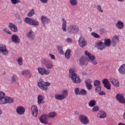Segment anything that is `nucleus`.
<instances>
[{"label":"nucleus","instance_id":"obj_1","mask_svg":"<svg viewBox=\"0 0 125 125\" xmlns=\"http://www.w3.org/2000/svg\"><path fill=\"white\" fill-rule=\"evenodd\" d=\"M62 29L63 32L67 31L69 35H75L78 34L80 32V28L75 24H70L67 28V21L65 19H62Z\"/></svg>","mask_w":125,"mask_h":125},{"label":"nucleus","instance_id":"obj_2","mask_svg":"<svg viewBox=\"0 0 125 125\" xmlns=\"http://www.w3.org/2000/svg\"><path fill=\"white\" fill-rule=\"evenodd\" d=\"M38 86L41 89V90H43V91H47L48 90V87L51 85V83L49 82H44L43 80L41 78L39 80V82L37 83Z\"/></svg>","mask_w":125,"mask_h":125},{"label":"nucleus","instance_id":"obj_3","mask_svg":"<svg viewBox=\"0 0 125 125\" xmlns=\"http://www.w3.org/2000/svg\"><path fill=\"white\" fill-rule=\"evenodd\" d=\"M68 95V90L65 89L62 91L61 94H55V98L56 100H60V101H62L64 99L67 98V96Z\"/></svg>","mask_w":125,"mask_h":125},{"label":"nucleus","instance_id":"obj_4","mask_svg":"<svg viewBox=\"0 0 125 125\" xmlns=\"http://www.w3.org/2000/svg\"><path fill=\"white\" fill-rule=\"evenodd\" d=\"M24 22L28 25H32L35 27H37L40 25V22L39 21L36 20H33L30 18L26 17L24 19Z\"/></svg>","mask_w":125,"mask_h":125},{"label":"nucleus","instance_id":"obj_5","mask_svg":"<svg viewBox=\"0 0 125 125\" xmlns=\"http://www.w3.org/2000/svg\"><path fill=\"white\" fill-rule=\"evenodd\" d=\"M85 55L88 57L89 60L88 61L89 62H90L93 65H97L98 64L97 61L95 60V56L94 55L90 54L87 51H85Z\"/></svg>","mask_w":125,"mask_h":125},{"label":"nucleus","instance_id":"obj_6","mask_svg":"<svg viewBox=\"0 0 125 125\" xmlns=\"http://www.w3.org/2000/svg\"><path fill=\"white\" fill-rule=\"evenodd\" d=\"M41 63L42 65H44V66H45L47 70H49L53 68V64L52 63V62L48 61L46 59H42L41 61Z\"/></svg>","mask_w":125,"mask_h":125},{"label":"nucleus","instance_id":"obj_7","mask_svg":"<svg viewBox=\"0 0 125 125\" xmlns=\"http://www.w3.org/2000/svg\"><path fill=\"white\" fill-rule=\"evenodd\" d=\"M37 71L41 76L43 75H49L50 74V70L46 69L44 67H39L37 68Z\"/></svg>","mask_w":125,"mask_h":125},{"label":"nucleus","instance_id":"obj_8","mask_svg":"<svg viewBox=\"0 0 125 125\" xmlns=\"http://www.w3.org/2000/svg\"><path fill=\"white\" fill-rule=\"evenodd\" d=\"M115 99L117 101L122 104H125V96L122 93H117L115 96Z\"/></svg>","mask_w":125,"mask_h":125},{"label":"nucleus","instance_id":"obj_9","mask_svg":"<svg viewBox=\"0 0 125 125\" xmlns=\"http://www.w3.org/2000/svg\"><path fill=\"white\" fill-rule=\"evenodd\" d=\"M0 53L4 56L7 55L9 53V51L7 50L6 45L4 44H0Z\"/></svg>","mask_w":125,"mask_h":125},{"label":"nucleus","instance_id":"obj_10","mask_svg":"<svg viewBox=\"0 0 125 125\" xmlns=\"http://www.w3.org/2000/svg\"><path fill=\"white\" fill-rule=\"evenodd\" d=\"M26 37L29 41L34 42L36 40V33L33 30H31L26 34Z\"/></svg>","mask_w":125,"mask_h":125},{"label":"nucleus","instance_id":"obj_11","mask_svg":"<svg viewBox=\"0 0 125 125\" xmlns=\"http://www.w3.org/2000/svg\"><path fill=\"white\" fill-rule=\"evenodd\" d=\"M79 121L83 125H87L89 123L88 117L83 115H80L79 116Z\"/></svg>","mask_w":125,"mask_h":125},{"label":"nucleus","instance_id":"obj_12","mask_svg":"<svg viewBox=\"0 0 125 125\" xmlns=\"http://www.w3.org/2000/svg\"><path fill=\"white\" fill-rule=\"evenodd\" d=\"M40 121L42 123V124H44V125H51V123H48L47 122V120H48V117L47 116V114H43L41 116L39 119Z\"/></svg>","mask_w":125,"mask_h":125},{"label":"nucleus","instance_id":"obj_13","mask_svg":"<svg viewBox=\"0 0 125 125\" xmlns=\"http://www.w3.org/2000/svg\"><path fill=\"white\" fill-rule=\"evenodd\" d=\"M78 43L80 46V47H85L86 46V40L84 39V38L83 36H81L79 38V40L78 41Z\"/></svg>","mask_w":125,"mask_h":125},{"label":"nucleus","instance_id":"obj_14","mask_svg":"<svg viewBox=\"0 0 125 125\" xmlns=\"http://www.w3.org/2000/svg\"><path fill=\"white\" fill-rule=\"evenodd\" d=\"M41 20L44 27H45L46 24L50 23V20L45 16H42L41 18Z\"/></svg>","mask_w":125,"mask_h":125},{"label":"nucleus","instance_id":"obj_15","mask_svg":"<svg viewBox=\"0 0 125 125\" xmlns=\"http://www.w3.org/2000/svg\"><path fill=\"white\" fill-rule=\"evenodd\" d=\"M70 78L72 80L73 83H80L82 82V81H81V79L80 78V76H79L78 74H75Z\"/></svg>","mask_w":125,"mask_h":125},{"label":"nucleus","instance_id":"obj_16","mask_svg":"<svg viewBox=\"0 0 125 125\" xmlns=\"http://www.w3.org/2000/svg\"><path fill=\"white\" fill-rule=\"evenodd\" d=\"M120 42V38L118 35H115L112 39L111 44L113 47L117 45V43Z\"/></svg>","mask_w":125,"mask_h":125},{"label":"nucleus","instance_id":"obj_17","mask_svg":"<svg viewBox=\"0 0 125 125\" xmlns=\"http://www.w3.org/2000/svg\"><path fill=\"white\" fill-rule=\"evenodd\" d=\"M26 110L22 106H19L16 108V112L18 115H24Z\"/></svg>","mask_w":125,"mask_h":125},{"label":"nucleus","instance_id":"obj_18","mask_svg":"<svg viewBox=\"0 0 125 125\" xmlns=\"http://www.w3.org/2000/svg\"><path fill=\"white\" fill-rule=\"evenodd\" d=\"M31 110L33 117L37 118V117H38V113L39 112V110H38V106H37V105H32L31 107Z\"/></svg>","mask_w":125,"mask_h":125},{"label":"nucleus","instance_id":"obj_19","mask_svg":"<svg viewBox=\"0 0 125 125\" xmlns=\"http://www.w3.org/2000/svg\"><path fill=\"white\" fill-rule=\"evenodd\" d=\"M11 41L15 43H19L20 42V38L16 34H14L11 37Z\"/></svg>","mask_w":125,"mask_h":125},{"label":"nucleus","instance_id":"obj_20","mask_svg":"<svg viewBox=\"0 0 125 125\" xmlns=\"http://www.w3.org/2000/svg\"><path fill=\"white\" fill-rule=\"evenodd\" d=\"M109 81L110 83H112L113 85H114V86H120V83L118 80L113 77H110L109 78Z\"/></svg>","mask_w":125,"mask_h":125},{"label":"nucleus","instance_id":"obj_21","mask_svg":"<svg viewBox=\"0 0 125 125\" xmlns=\"http://www.w3.org/2000/svg\"><path fill=\"white\" fill-rule=\"evenodd\" d=\"M8 26L10 30L12 31V32H14V33H16V32L18 31V28H17V26L14 23L10 22Z\"/></svg>","mask_w":125,"mask_h":125},{"label":"nucleus","instance_id":"obj_22","mask_svg":"<svg viewBox=\"0 0 125 125\" xmlns=\"http://www.w3.org/2000/svg\"><path fill=\"white\" fill-rule=\"evenodd\" d=\"M37 103L39 104V105L43 104V103H44V96L42 95H39L38 96Z\"/></svg>","mask_w":125,"mask_h":125},{"label":"nucleus","instance_id":"obj_23","mask_svg":"<svg viewBox=\"0 0 125 125\" xmlns=\"http://www.w3.org/2000/svg\"><path fill=\"white\" fill-rule=\"evenodd\" d=\"M7 103H13V99L12 98L5 97V99L2 103V104H7Z\"/></svg>","mask_w":125,"mask_h":125},{"label":"nucleus","instance_id":"obj_24","mask_svg":"<svg viewBox=\"0 0 125 125\" xmlns=\"http://www.w3.org/2000/svg\"><path fill=\"white\" fill-rule=\"evenodd\" d=\"M87 59L85 56L82 57L79 60L80 65H86L87 64Z\"/></svg>","mask_w":125,"mask_h":125},{"label":"nucleus","instance_id":"obj_25","mask_svg":"<svg viewBox=\"0 0 125 125\" xmlns=\"http://www.w3.org/2000/svg\"><path fill=\"white\" fill-rule=\"evenodd\" d=\"M97 46L98 49H100V50H103V49H105L106 48V47L105 46V44L103 43L102 42H100L97 43Z\"/></svg>","mask_w":125,"mask_h":125},{"label":"nucleus","instance_id":"obj_26","mask_svg":"<svg viewBox=\"0 0 125 125\" xmlns=\"http://www.w3.org/2000/svg\"><path fill=\"white\" fill-rule=\"evenodd\" d=\"M106 117L107 114L104 111H101L98 114V118L100 119H105Z\"/></svg>","mask_w":125,"mask_h":125},{"label":"nucleus","instance_id":"obj_27","mask_svg":"<svg viewBox=\"0 0 125 125\" xmlns=\"http://www.w3.org/2000/svg\"><path fill=\"white\" fill-rule=\"evenodd\" d=\"M5 93L2 91L0 92V104H2L5 99Z\"/></svg>","mask_w":125,"mask_h":125},{"label":"nucleus","instance_id":"obj_28","mask_svg":"<svg viewBox=\"0 0 125 125\" xmlns=\"http://www.w3.org/2000/svg\"><path fill=\"white\" fill-rule=\"evenodd\" d=\"M124 22L120 21H119L116 24V28H118V29H120L121 30L124 28Z\"/></svg>","mask_w":125,"mask_h":125},{"label":"nucleus","instance_id":"obj_29","mask_svg":"<svg viewBox=\"0 0 125 125\" xmlns=\"http://www.w3.org/2000/svg\"><path fill=\"white\" fill-rule=\"evenodd\" d=\"M119 72L122 75L125 74V64H122L118 69Z\"/></svg>","mask_w":125,"mask_h":125},{"label":"nucleus","instance_id":"obj_30","mask_svg":"<svg viewBox=\"0 0 125 125\" xmlns=\"http://www.w3.org/2000/svg\"><path fill=\"white\" fill-rule=\"evenodd\" d=\"M104 44L105 47L106 46H108V47H110V46H111V40L110 39H105L104 40Z\"/></svg>","mask_w":125,"mask_h":125},{"label":"nucleus","instance_id":"obj_31","mask_svg":"<svg viewBox=\"0 0 125 125\" xmlns=\"http://www.w3.org/2000/svg\"><path fill=\"white\" fill-rule=\"evenodd\" d=\"M88 105L89 107H91V108H92L93 107H94V106L96 105V101H95V100L94 99H92L90 100L89 102Z\"/></svg>","mask_w":125,"mask_h":125},{"label":"nucleus","instance_id":"obj_32","mask_svg":"<svg viewBox=\"0 0 125 125\" xmlns=\"http://www.w3.org/2000/svg\"><path fill=\"white\" fill-rule=\"evenodd\" d=\"M57 48L58 50V52L60 54L62 55H64V51H63V47L62 46H60L59 45H57Z\"/></svg>","mask_w":125,"mask_h":125},{"label":"nucleus","instance_id":"obj_33","mask_svg":"<svg viewBox=\"0 0 125 125\" xmlns=\"http://www.w3.org/2000/svg\"><path fill=\"white\" fill-rule=\"evenodd\" d=\"M75 75H77V74L75 73V68H70L69 77L71 78V77L75 76Z\"/></svg>","mask_w":125,"mask_h":125},{"label":"nucleus","instance_id":"obj_34","mask_svg":"<svg viewBox=\"0 0 125 125\" xmlns=\"http://www.w3.org/2000/svg\"><path fill=\"white\" fill-rule=\"evenodd\" d=\"M65 57L67 58V59H69L71 57V50L68 49L65 53Z\"/></svg>","mask_w":125,"mask_h":125},{"label":"nucleus","instance_id":"obj_35","mask_svg":"<svg viewBox=\"0 0 125 125\" xmlns=\"http://www.w3.org/2000/svg\"><path fill=\"white\" fill-rule=\"evenodd\" d=\"M47 116L48 117V118H50L51 119H53V118H55V117H56V112H50L48 115L47 114Z\"/></svg>","mask_w":125,"mask_h":125},{"label":"nucleus","instance_id":"obj_36","mask_svg":"<svg viewBox=\"0 0 125 125\" xmlns=\"http://www.w3.org/2000/svg\"><path fill=\"white\" fill-rule=\"evenodd\" d=\"M69 2L72 6H75L78 4V0H69Z\"/></svg>","mask_w":125,"mask_h":125},{"label":"nucleus","instance_id":"obj_37","mask_svg":"<svg viewBox=\"0 0 125 125\" xmlns=\"http://www.w3.org/2000/svg\"><path fill=\"white\" fill-rule=\"evenodd\" d=\"M18 64L20 66H22L23 65V58L21 57L18 58L17 60Z\"/></svg>","mask_w":125,"mask_h":125},{"label":"nucleus","instance_id":"obj_38","mask_svg":"<svg viewBox=\"0 0 125 125\" xmlns=\"http://www.w3.org/2000/svg\"><path fill=\"white\" fill-rule=\"evenodd\" d=\"M91 36L95 38V39H99L100 38V35L95 32H92L91 34Z\"/></svg>","mask_w":125,"mask_h":125},{"label":"nucleus","instance_id":"obj_39","mask_svg":"<svg viewBox=\"0 0 125 125\" xmlns=\"http://www.w3.org/2000/svg\"><path fill=\"white\" fill-rule=\"evenodd\" d=\"M99 33L100 35H104V34H106V33H107V31H106V29L104 28H101L99 30Z\"/></svg>","mask_w":125,"mask_h":125},{"label":"nucleus","instance_id":"obj_40","mask_svg":"<svg viewBox=\"0 0 125 125\" xmlns=\"http://www.w3.org/2000/svg\"><path fill=\"white\" fill-rule=\"evenodd\" d=\"M87 94V92L84 89H81L80 90V95H86Z\"/></svg>","mask_w":125,"mask_h":125},{"label":"nucleus","instance_id":"obj_41","mask_svg":"<svg viewBox=\"0 0 125 125\" xmlns=\"http://www.w3.org/2000/svg\"><path fill=\"white\" fill-rule=\"evenodd\" d=\"M22 76H28L30 74V71L29 70H25L21 72Z\"/></svg>","mask_w":125,"mask_h":125},{"label":"nucleus","instance_id":"obj_42","mask_svg":"<svg viewBox=\"0 0 125 125\" xmlns=\"http://www.w3.org/2000/svg\"><path fill=\"white\" fill-rule=\"evenodd\" d=\"M35 14V10L32 9L28 14V17H32Z\"/></svg>","mask_w":125,"mask_h":125},{"label":"nucleus","instance_id":"obj_43","mask_svg":"<svg viewBox=\"0 0 125 125\" xmlns=\"http://www.w3.org/2000/svg\"><path fill=\"white\" fill-rule=\"evenodd\" d=\"M97 10H98L99 12H101V13H103V10L102 9L101 5H97Z\"/></svg>","mask_w":125,"mask_h":125},{"label":"nucleus","instance_id":"obj_44","mask_svg":"<svg viewBox=\"0 0 125 125\" xmlns=\"http://www.w3.org/2000/svg\"><path fill=\"white\" fill-rule=\"evenodd\" d=\"M3 32H4L6 34H7V35H11V32H10V30L7 28H4L3 29Z\"/></svg>","mask_w":125,"mask_h":125},{"label":"nucleus","instance_id":"obj_45","mask_svg":"<svg viewBox=\"0 0 125 125\" xmlns=\"http://www.w3.org/2000/svg\"><path fill=\"white\" fill-rule=\"evenodd\" d=\"M74 92L76 94V95H80L81 91H80V88L78 87H76L74 89Z\"/></svg>","mask_w":125,"mask_h":125},{"label":"nucleus","instance_id":"obj_46","mask_svg":"<svg viewBox=\"0 0 125 125\" xmlns=\"http://www.w3.org/2000/svg\"><path fill=\"white\" fill-rule=\"evenodd\" d=\"M92 112H98L99 111V106L98 105L94 106L92 109Z\"/></svg>","mask_w":125,"mask_h":125},{"label":"nucleus","instance_id":"obj_47","mask_svg":"<svg viewBox=\"0 0 125 125\" xmlns=\"http://www.w3.org/2000/svg\"><path fill=\"white\" fill-rule=\"evenodd\" d=\"M100 81L99 80H95L94 82V86H98L100 85Z\"/></svg>","mask_w":125,"mask_h":125},{"label":"nucleus","instance_id":"obj_48","mask_svg":"<svg viewBox=\"0 0 125 125\" xmlns=\"http://www.w3.org/2000/svg\"><path fill=\"white\" fill-rule=\"evenodd\" d=\"M11 2L12 4H17L20 3L21 1H20V0H11Z\"/></svg>","mask_w":125,"mask_h":125},{"label":"nucleus","instance_id":"obj_49","mask_svg":"<svg viewBox=\"0 0 125 125\" xmlns=\"http://www.w3.org/2000/svg\"><path fill=\"white\" fill-rule=\"evenodd\" d=\"M92 83V80L90 79H87L85 81V84H90Z\"/></svg>","mask_w":125,"mask_h":125},{"label":"nucleus","instance_id":"obj_50","mask_svg":"<svg viewBox=\"0 0 125 125\" xmlns=\"http://www.w3.org/2000/svg\"><path fill=\"white\" fill-rule=\"evenodd\" d=\"M104 87H105V88H106V89H108V90H110V89H111V84H110V83L104 84Z\"/></svg>","mask_w":125,"mask_h":125},{"label":"nucleus","instance_id":"obj_51","mask_svg":"<svg viewBox=\"0 0 125 125\" xmlns=\"http://www.w3.org/2000/svg\"><path fill=\"white\" fill-rule=\"evenodd\" d=\"M86 84V87L88 90H90L91 89H92V85L91 84Z\"/></svg>","mask_w":125,"mask_h":125},{"label":"nucleus","instance_id":"obj_52","mask_svg":"<svg viewBox=\"0 0 125 125\" xmlns=\"http://www.w3.org/2000/svg\"><path fill=\"white\" fill-rule=\"evenodd\" d=\"M65 42H67V43H72L73 40H72V39L70 38H68L65 40Z\"/></svg>","mask_w":125,"mask_h":125},{"label":"nucleus","instance_id":"obj_53","mask_svg":"<svg viewBox=\"0 0 125 125\" xmlns=\"http://www.w3.org/2000/svg\"><path fill=\"white\" fill-rule=\"evenodd\" d=\"M109 83H110L109 82V81H108V79H104L103 80V84H104V85L105 84H107Z\"/></svg>","mask_w":125,"mask_h":125},{"label":"nucleus","instance_id":"obj_54","mask_svg":"<svg viewBox=\"0 0 125 125\" xmlns=\"http://www.w3.org/2000/svg\"><path fill=\"white\" fill-rule=\"evenodd\" d=\"M95 91L96 92H100V91H101V86H97L95 88Z\"/></svg>","mask_w":125,"mask_h":125},{"label":"nucleus","instance_id":"obj_55","mask_svg":"<svg viewBox=\"0 0 125 125\" xmlns=\"http://www.w3.org/2000/svg\"><path fill=\"white\" fill-rule=\"evenodd\" d=\"M15 80H16V75H13L12 77L11 80V83H14V82H15Z\"/></svg>","mask_w":125,"mask_h":125},{"label":"nucleus","instance_id":"obj_56","mask_svg":"<svg viewBox=\"0 0 125 125\" xmlns=\"http://www.w3.org/2000/svg\"><path fill=\"white\" fill-rule=\"evenodd\" d=\"M49 56L51 58V60H55V56L52 54H49Z\"/></svg>","mask_w":125,"mask_h":125},{"label":"nucleus","instance_id":"obj_57","mask_svg":"<svg viewBox=\"0 0 125 125\" xmlns=\"http://www.w3.org/2000/svg\"><path fill=\"white\" fill-rule=\"evenodd\" d=\"M99 95L101 96L102 95H106V93L104 92V91H102L101 92H99Z\"/></svg>","mask_w":125,"mask_h":125},{"label":"nucleus","instance_id":"obj_58","mask_svg":"<svg viewBox=\"0 0 125 125\" xmlns=\"http://www.w3.org/2000/svg\"><path fill=\"white\" fill-rule=\"evenodd\" d=\"M42 3H47L48 2V0H40Z\"/></svg>","mask_w":125,"mask_h":125},{"label":"nucleus","instance_id":"obj_59","mask_svg":"<svg viewBox=\"0 0 125 125\" xmlns=\"http://www.w3.org/2000/svg\"><path fill=\"white\" fill-rule=\"evenodd\" d=\"M81 75H82V76H85V75H86V72H84V71H82L81 72Z\"/></svg>","mask_w":125,"mask_h":125},{"label":"nucleus","instance_id":"obj_60","mask_svg":"<svg viewBox=\"0 0 125 125\" xmlns=\"http://www.w3.org/2000/svg\"><path fill=\"white\" fill-rule=\"evenodd\" d=\"M18 19H19V21H18L19 23H21L22 22V20L21 19V18H19Z\"/></svg>","mask_w":125,"mask_h":125},{"label":"nucleus","instance_id":"obj_61","mask_svg":"<svg viewBox=\"0 0 125 125\" xmlns=\"http://www.w3.org/2000/svg\"><path fill=\"white\" fill-rule=\"evenodd\" d=\"M1 115H2V110L0 109V117L1 116Z\"/></svg>","mask_w":125,"mask_h":125},{"label":"nucleus","instance_id":"obj_62","mask_svg":"<svg viewBox=\"0 0 125 125\" xmlns=\"http://www.w3.org/2000/svg\"><path fill=\"white\" fill-rule=\"evenodd\" d=\"M118 125H125V124L124 123H120L118 124Z\"/></svg>","mask_w":125,"mask_h":125},{"label":"nucleus","instance_id":"obj_63","mask_svg":"<svg viewBox=\"0 0 125 125\" xmlns=\"http://www.w3.org/2000/svg\"><path fill=\"white\" fill-rule=\"evenodd\" d=\"M125 0H118V1H124Z\"/></svg>","mask_w":125,"mask_h":125},{"label":"nucleus","instance_id":"obj_64","mask_svg":"<svg viewBox=\"0 0 125 125\" xmlns=\"http://www.w3.org/2000/svg\"><path fill=\"white\" fill-rule=\"evenodd\" d=\"M77 113V115H79V112H78L77 111L76 112Z\"/></svg>","mask_w":125,"mask_h":125}]
</instances>
